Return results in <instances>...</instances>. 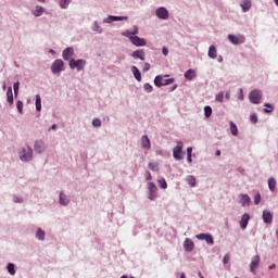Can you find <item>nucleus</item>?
Instances as JSON below:
<instances>
[{
    "mask_svg": "<svg viewBox=\"0 0 278 278\" xmlns=\"http://www.w3.org/2000/svg\"><path fill=\"white\" fill-rule=\"evenodd\" d=\"M175 80L174 78H167V79H164L161 75H157L155 78H154V85L155 87L157 88H161L163 86H168V85H172L174 84Z\"/></svg>",
    "mask_w": 278,
    "mask_h": 278,
    "instance_id": "f257e3e1",
    "label": "nucleus"
},
{
    "mask_svg": "<svg viewBox=\"0 0 278 278\" xmlns=\"http://www.w3.org/2000/svg\"><path fill=\"white\" fill-rule=\"evenodd\" d=\"M86 65V61L85 60H70V67L71 70H77V72H81L84 71V67Z\"/></svg>",
    "mask_w": 278,
    "mask_h": 278,
    "instance_id": "f03ea898",
    "label": "nucleus"
},
{
    "mask_svg": "<svg viewBox=\"0 0 278 278\" xmlns=\"http://www.w3.org/2000/svg\"><path fill=\"white\" fill-rule=\"evenodd\" d=\"M20 159L23 162H29L33 159V150L29 147L23 148L20 153Z\"/></svg>",
    "mask_w": 278,
    "mask_h": 278,
    "instance_id": "7ed1b4c3",
    "label": "nucleus"
},
{
    "mask_svg": "<svg viewBox=\"0 0 278 278\" xmlns=\"http://www.w3.org/2000/svg\"><path fill=\"white\" fill-rule=\"evenodd\" d=\"M64 62L61 59H58L53 62L51 66V72L53 75L60 74L63 71Z\"/></svg>",
    "mask_w": 278,
    "mask_h": 278,
    "instance_id": "20e7f679",
    "label": "nucleus"
},
{
    "mask_svg": "<svg viewBox=\"0 0 278 278\" xmlns=\"http://www.w3.org/2000/svg\"><path fill=\"white\" fill-rule=\"evenodd\" d=\"M249 99L251 101V103L253 104H260L261 101H262V91L255 89L253 90L250 96H249Z\"/></svg>",
    "mask_w": 278,
    "mask_h": 278,
    "instance_id": "39448f33",
    "label": "nucleus"
},
{
    "mask_svg": "<svg viewBox=\"0 0 278 278\" xmlns=\"http://www.w3.org/2000/svg\"><path fill=\"white\" fill-rule=\"evenodd\" d=\"M260 263H261V257L258 254L252 257V262L250 264V270L252 274L256 275V269Z\"/></svg>",
    "mask_w": 278,
    "mask_h": 278,
    "instance_id": "423d86ee",
    "label": "nucleus"
},
{
    "mask_svg": "<svg viewBox=\"0 0 278 278\" xmlns=\"http://www.w3.org/2000/svg\"><path fill=\"white\" fill-rule=\"evenodd\" d=\"M184 143L181 141H178L177 147L174 148V157L177 161L181 160V153H182Z\"/></svg>",
    "mask_w": 278,
    "mask_h": 278,
    "instance_id": "0eeeda50",
    "label": "nucleus"
},
{
    "mask_svg": "<svg viewBox=\"0 0 278 278\" xmlns=\"http://www.w3.org/2000/svg\"><path fill=\"white\" fill-rule=\"evenodd\" d=\"M197 239L204 240L210 245L214 244V239L210 233H199V235H197Z\"/></svg>",
    "mask_w": 278,
    "mask_h": 278,
    "instance_id": "6e6552de",
    "label": "nucleus"
},
{
    "mask_svg": "<svg viewBox=\"0 0 278 278\" xmlns=\"http://www.w3.org/2000/svg\"><path fill=\"white\" fill-rule=\"evenodd\" d=\"M130 42L136 47H146L147 42L143 38H140L138 36L130 37Z\"/></svg>",
    "mask_w": 278,
    "mask_h": 278,
    "instance_id": "1a4fd4ad",
    "label": "nucleus"
},
{
    "mask_svg": "<svg viewBox=\"0 0 278 278\" xmlns=\"http://www.w3.org/2000/svg\"><path fill=\"white\" fill-rule=\"evenodd\" d=\"M274 215L270 211L264 210L263 211V220L265 224L270 225L273 223Z\"/></svg>",
    "mask_w": 278,
    "mask_h": 278,
    "instance_id": "9d476101",
    "label": "nucleus"
},
{
    "mask_svg": "<svg viewBox=\"0 0 278 278\" xmlns=\"http://www.w3.org/2000/svg\"><path fill=\"white\" fill-rule=\"evenodd\" d=\"M228 39L232 45H236V46L242 45L244 42V37L243 36L238 37V36H235V35H229Z\"/></svg>",
    "mask_w": 278,
    "mask_h": 278,
    "instance_id": "9b49d317",
    "label": "nucleus"
},
{
    "mask_svg": "<svg viewBox=\"0 0 278 278\" xmlns=\"http://www.w3.org/2000/svg\"><path fill=\"white\" fill-rule=\"evenodd\" d=\"M156 16H157V18L165 21V20L168 18L169 14H168V11L165 8H159L156 10Z\"/></svg>",
    "mask_w": 278,
    "mask_h": 278,
    "instance_id": "f8f14e48",
    "label": "nucleus"
},
{
    "mask_svg": "<svg viewBox=\"0 0 278 278\" xmlns=\"http://www.w3.org/2000/svg\"><path fill=\"white\" fill-rule=\"evenodd\" d=\"M250 219H251L250 214L249 213H244L243 216H242V219L240 220V226H241L242 230L247 229Z\"/></svg>",
    "mask_w": 278,
    "mask_h": 278,
    "instance_id": "ddd939ff",
    "label": "nucleus"
},
{
    "mask_svg": "<svg viewBox=\"0 0 278 278\" xmlns=\"http://www.w3.org/2000/svg\"><path fill=\"white\" fill-rule=\"evenodd\" d=\"M73 54H74L73 48L64 49L63 50V59H64V61H71Z\"/></svg>",
    "mask_w": 278,
    "mask_h": 278,
    "instance_id": "4468645a",
    "label": "nucleus"
},
{
    "mask_svg": "<svg viewBox=\"0 0 278 278\" xmlns=\"http://www.w3.org/2000/svg\"><path fill=\"white\" fill-rule=\"evenodd\" d=\"M240 198H241L240 204L243 207L250 206L251 199H250V197L248 194L242 193V194H240Z\"/></svg>",
    "mask_w": 278,
    "mask_h": 278,
    "instance_id": "2eb2a0df",
    "label": "nucleus"
},
{
    "mask_svg": "<svg viewBox=\"0 0 278 278\" xmlns=\"http://www.w3.org/2000/svg\"><path fill=\"white\" fill-rule=\"evenodd\" d=\"M132 58L135 60H141L142 62H144L146 58H144V51L141 49V50H136L134 51L132 53Z\"/></svg>",
    "mask_w": 278,
    "mask_h": 278,
    "instance_id": "dca6fc26",
    "label": "nucleus"
},
{
    "mask_svg": "<svg viewBox=\"0 0 278 278\" xmlns=\"http://www.w3.org/2000/svg\"><path fill=\"white\" fill-rule=\"evenodd\" d=\"M141 144H142V148H143V149L150 150V148H151V142H150V139L148 138L147 135L142 136Z\"/></svg>",
    "mask_w": 278,
    "mask_h": 278,
    "instance_id": "f3484780",
    "label": "nucleus"
},
{
    "mask_svg": "<svg viewBox=\"0 0 278 278\" xmlns=\"http://www.w3.org/2000/svg\"><path fill=\"white\" fill-rule=\"evenodd\" d=\"M184 247H185V250L187 252H191L193 250V248H194V243H193V241L191 239L187 238L186 241H185Z\"/></svg>",
    "mask_w": 278,
    "mask_h": 278,
    "instance_id": "a211bd4d",
    "label": "nucleus"
},
{
    "mask_svg": "<svg viewBox=\"0 0 278 278\" xmlns=\"http://www.w3.org/2000/svg\"><path fill=\"white\" fill-rule=\"evenodd\" d=\"M187 80L192 81L197 77L194 70H188L185 74Z\"/></svg>",
    "mask_w": 278,
    "mask_h": 278,
    "instance_id": "6ab92c4d",
    "label": "nucleus"
},
{
    "mask_svg": "<svg viewBox=\"0 0 278 278\" xmlns=\"http://www.w3.org/2000/svg\"><path fill=\"white\" fill-rule=\"evenodd\" d=\"M251 7H252L251 0H244L243 3H241V8L244 13L249 12Z\"/></svg>",
    "mask_w": 278,
    "mask_h": 278,
    "instance_id": "aec40b11",
    "label": "nucleus"
},
{
    "mask_svg": "<svg viewBox=\"0 0 278 278\" xmlns=\"http://www.w3.org/2000/svg\"><path fill=\"white\" fill-rule=\"evenodd\" d=\"M128 17L127 16H110L108 20V23H112V22H123V21H127Z\"/></svg>",
    "mask_w": 278,
    "mask_h": 278,
    "instance_id": "412c9836",
    "label": "nucleus"
},
{
    "mask_svg": "<svg viewBox=\"0 0 278 278\" xmlns=\"http://www.w3.org/2000/svg\"><path fill=\"white\" fill-rule=\"evenodd\" d=\"M35 151L37 153H42L45 151V143L42 141H36Z\"/></svg>",
    "mask_w": 278,
    "mask_h": 278,
    "instance_id": "4be33fe9",
    "label": "nucleus"
},
{
    "mask_svg": "<svg viewBox=\"0 0 278 278\" xmlns=\"http://www.w3.org/2000/svg\"><path fill=\"white\" fill-rule=\"evenodd\" d=\"M208 56L212 60H215L217 58V50L215 46L210 47Z\"/></svg>",
    "mask_w": 278,
    "mask_h": 278,
    "instance_id": "5701e85b",
    "label": "nucleus"
},
{
    "mask_svg": "<svg viewBox=\"0 0 278 278\" xmlns=\"http://www.w3.org/2000/svg\"><path fill=\"white\" fill-rule=\"evenodd\" d=\"M7 101H8L9 105H12V104H13L12 87H9V88H8V91H7Z\"/></svg>",
    "mask_w": 278,
    "mask_h": 278,
    "instance_id": "b1692460",
    "label": "nucleus"
},
{
    "mask_svg": "<svg viewBox=\"0 0 278 278\" xmlns=\"http://www.w3.org/2000/svg\"><path fill=\"white\" fill-rule=\"evenodd\" d=\"M59 202L61 205L66 206L68 204V200L66 199V195L61 191Z\"/></svg>",
    "mask_w": 278,
    "mask_h": 278,
    "instance_id": "393cba45",
    "label": "nucleus"
},
{
    "mask_svg": "<svg viewBox=\"0 0 278 278\" xmlns=\"http://www.w3.org/2000/svg\"><path fill=\"white\" fill-rule=\"evenodd\" d=\"M131 71H132V74L135 75L136 80L141 81V73L139 72L138 67L132 66Z\"/></svg>",
    "mask_w": 278,
    "mask_h": 278,
    "instance_id": "a878e982",
    "label": "nucleus"
},
{
    "mask_svg": "<svg viewBox=\"0 0 278 278\" xmlns=\"http://www.w3.org/2000/svg\"><path fill=\"white\" fill-rule=\"evenodd\" d=\"M43 14V9H42V7H36V9H35V11H33V15L35 16V17H39V16H41Z\"/></svg>",
    "mask_w": 278,
    "mask_h": 278,
    "instance_id": "bb28decb",
    "label": "nucleus"
},
{
    "mask_svg": "<svg viewBox=\"0 0 278 278\" xmlns=\"http://www.w3.org/2000/svg\"><path fill=\"white\" fill-rule=\"evenodd\" d=\"M276 185H277L276 179L274 177H270L268 180V186L271 192L275 191Z\"/></svg>",
    "mask_w": 278,
    "mask_h": 278,
    "instance_id": "cd10ccee",
    "label": "nucleus"
},
{
    "mask_svg": "<svg viewBox=\"0 0 278 278\" xmlns=\"http://www.w3.org/2000/svg\"><path fill=\"white\" fill-rule=\"evenodd\" d=\"M230 130H231V135L237 137L238 135V127L233 122H230Z\"/></svg>",
    "mask_w": 278,
    "mask_h": 278,
    "instance_id": "c85d7f7f",
    "label": "nucleus"
},
{
    "mask_svg": "<svg viewBox=\"0 0 278 278\" xmlns=\"http://www.w3.org/2000/svg\"><path fill=\"white\" fill-rule=\"evenodd\" d=\"M36 238L40 241L45 240V231L41 228H38L37 233H36Z\"/></svg>",
    "mask_w": 278,
    "mask_h": 278,
    "instance_id": "c756f323",
    "label": "nucleus"
},
{
    "mask_svg": "<svg viewBox=\"0 0 278 278\" xmlns=\"http://www.w3.org/2000/svg\"><path fill=\"white\" fill-rule=\"evenodd\" d=\"M195 181H197V179H195L194 176H188V177H187V182L189 184V186H190L191 188L195 187Z\"/></svg>",
    "mask_w": 278,
    "mask_h": 278,
    "instance_id": "7c9ffc66",
    "label": "nucleus"
},
{
    "mask_svg": "<svg viewBox=\"0 0 278 278\" xmlns=\"http://www.w3.org/2000/svg\"><path fill=\"white\" fill-rule=\"evenodd\" d=\"M71 3V0H60V8L66 10Z\"/></svg>",
    "mask_w": 278,
    "mask_h": 278,
    "instance_id": "2f4dec72",
    "label": "nucleus"
},
{
    "mask_svg": "<svg viewBox=\"0 0 278 278\" xmlns=\"http://www.w3.org/2000/svg\"><path fill=\"white\" fill-rule=\"evenodd\" d=\"M265 108H267V109H264V113L271 114L274 112V105L273 104L265 103Z\"/></svg>",
    "mask_w": 278,
    "mask_h": 278,
    "instance_id": "473e14b6",
    "label": "nucleus"
},
{
    "mask_svg": "<svg viewBox=\"0 0 278 278\" xmlns=\"http://www.w3.org/2000/svg\"><path fill=\"white\" fill-rule=\"evenodd\" d=\"M36 111L37 112L41 111V98L39 94L36 96Z\"/></svg>",
    "mask_w": 278,
    "mask_h": 278,
    "instance_id": "72a5a7b5",
    "label": "nucleus"
},
{
    "mask_svg": "<svg viewBox=\"0 0 278 278\" xmlns=\"http://www.w3.org/2000/svg\"><path fill=\"white\" fill-rule=\"evenodd\" d=\"M149 168H150L152 172H159V165H157V163L150 162V163H149Z\"/></svg>",
    "mask_w": 278,
    "mask_h": 278,
    "instance_id": "f704fd0d",
    "label": "nucleus"
},
{
    "mask_svg": "<svg viewBox=\"0 0 278 278\" xmlns=\"http://www.w3.org/2000/svg\"><path fill=\"white\" fill-rule=\"evenodd\" d=\"M122 35L126 38H129V40L130 38H135V35L132 34L131 30H125Z\"/></svg>",
    "mask_w": 278,
    "mask_h": 278,
    "instance_id": "c9c22d12",
    "label": "nucleus"
},
{
    "mask_svg": "<svg viewBox=\"0 0 278 278\" xmlns=\"http://www.w3.org/2000/svg\"><path fill=\"white\" fill-rule=\"evenodd\" d=\"M8 270H9L11 276H13L15 274V269H14V264L13 263H9L8 264Z\"/></svg>",
    "mask_w": 278,
    "mask_h": 278,
    "instance_id": "e433bc0d",
    "label": "nucleus"
},
{
    "mask_svg": "<svg viewBox=\"0 0 278 278\" xmlns=\"http://www.w3.org/2000/svg\"><path fill=\"white\" fill-rule=\"evenodd\" d=\"M204 111H205V116H206V118L211 117V115H212V108L208 106V105H206V106L204 108Z\"/></svg>",
    "mask_w": 278,
    "mask_h": 278,
    "instance_id": "4c0bfd02",
    "label": "nucleus"
},
{
    "mask_svg": "<svg viewBox=\"0 0 278 278\" xmlns=\"http://www.w3.org/2000/svg\"><path fill=\"white\" fill-rule=\"evenodd\" d=\"M16 109H17V112L20 113V114H23V102L22 101H17L16 102Z\"/></svg>",
    "mask_w": 278,
    "mask_h": 278,
    "instance_id": "58836bf2",
    "label": "nucleus"
},
{
    "mask_svg": "<svg viewBox=\"0 0 278 278\" xmlns=\"http://www.w3.org/2000/svg\"><path fill=\"white\" fill-rule=\"evenodd\" d=\"M148 186H149L150 193L156 192V186L154 185V182H149Z\"/></svg>",
    "mask_w": 278,
    "mask_h": 278,
    "instance_id": "ea45409f",
    "label": "nucleus"
},
{
    "mask_svg": "<svg viewBox=\"0 0 278 278\" xmlns=\"http://www.w3.org/2000/svg\"><path fill=\"white\" fill-rule=\"evenodd\" d=\"M18 89H20V83L16 81V83H14V85H13V90H14V96H15V98L17 97Z\"/></svg>",
    "mask_w": 278,
    "mask_h": 278,
    "instance_id": "a19ab883",
    "label": "nucleus"
},
{
    "mask_svg": "<svg viewBox=\"0 0 278 278\" xmlns=\"http://www.w3.org/2000/svg\"><path fill=\"white\" fill-rule=\"evenodd\" d=\"M159 184H160V187L162 188V189H166L167 188V182H166V180L164 179V178H162V179H160L159 180Z\"/></svg>",
    "mask_w": 278,
    "mask_h": 278,
    "instance_id": "79ce46f5",
    "label": "nucleus"
},
{
    "mask_svg": "<svg viewBox=\"0 0 278 278\" xmlns=\"http://www.w3.org/2000/svg\"><path fill=\"white\" fill-rule=\"evenodd\" d=\"M187 154H188V162L191 163L192 162V148L189 147L187 149Z\"/></svg>",
    "mask_w": 278,
    "mask_h": 278,
    "instance_id": "37998d69",
    "label": "nucleus"
},
{
    "mask_svg": "<svg viewBox=\"0 0 278 278\" xmlns=\"http://www.w3.org/2000/svg\"><path fill=\"white\" fill-rule=\"evenodd\" d=\"M144 90H146L148 93H151V92L153 91L152 85H150L149 83L144 84Z\"/></svg>",
    "mask_w": 278,
    "mask_h": 278,
    "instance_id": "c03bdc74",
    "label": "nucleus"
},
{
    "mask_svg": "<svg viewBox=\"0 0 278 278\" xmlns=\"http://www.w3.org/2000/svg\"><path fill=\"white\" fill-rule=\"evenodd\" d=\"M92 126L96 127V128L101 127V121L99 118H94L92 121Z\"/></svg>",
    "mask_w": 278,
    "mask_h": 278,
    "instance_id": "a18cd8bd",
    "label": "nucleus"
},
{
    "mask_svg": "<svg viewBox=\"0 0 278 278\" xmlns=\"http://www.w3.org/2000/svg\"><path fill=\"white\" fill-rule=\"evenodd\" d=\"M254 203L255 205H258L261 203V193L257 192L254 197Z\"/></svg>",
    "mask_w": 278,
    "mask_h": 278,
    "instance_id": "49530a36",
    "label": "nucleus"
},
{
    "mask_svg": "<svg viewBox=\"0 0 278 278\" xmlns=\"http://www.w3.org/2000/svg\"><path fill=\"white\" fill-rule=\"evenodd\" d=\"M223 100H224V93H223V92H219V93L216 96V101L223 103Z\"/></svg>",
    "mask_w": 278,
    "mask_h": 278,
    "instance_id": "de8ad7c7",
    "label": "nucleus"
},
{
    "mask_svg": "<svg viewBox=\"0 0 278 278\" xmlns=\"http://www.w3.org/2000/svg\"><path fill=\"white\" fill-rule=\"evenodd\" d=\"M250 119H251V122H252L253 124H256V123H257V115H256L255 113L252 114L251 117H250Z\"/></svg>",
    "mask_w": 278,
    "mask_h": 278,
    "instance_id": "09e8293b",
    "label": "nucleus"
},
{
    "mask_svg": "<svg viewBox=\"0 0 278 278\" xmlns=\"http://www.w3.org/2000/svg\"><path fill=\"white\" fill-rule=\"evenodd\" d=\"M229 261H230V255L227 253V254L225 255V257H224V264H225V265L228 264Z\"/></svg>",
    "mask_w": 278,
    "mask_h": 278,
    "instance_id": "8fccbe9b",
    "label": "nucleus"
},
{
    "mask_svg": "<svg viewBox=\"0 0 278 278\" xmlns=\"http://www.w3.org/2000/svg\"><path fill=\"white\" fill-rule=\"evenodd\" d=\"M150 71V64L149 63H144L143 65V72L147 73Z\"/></svg>",
    "mask_w": 278,
    "mask_h": 278,
    "instance_id": "3c124183",
    "label": "nucleus"
},
{
    "mask_svg": "<svg viewBox=\"0 0 278 278\" xmlns=\"http://www.w3.org/2000/svg\"><path fill=\"white\" fill-rule=\"evenodd\" d=\"M93 30L98 31L99 34H101L100 26L97 23H94Z\"/></svg>",
    "mask_w": 278,
    "mask_h": 278,
    "instance_id": "603ef678",
    "label": "nucleus"
},
{
    "mask_svg": "<svg viewBox=\"0 0 278 278\" xmlns=\"http://www.w3.org/2000/svg\"><path fill=\"white\" fill-rule=\"evenodd\" d=\"M134 37H136L139 34L138 27L134 26V30L131 31Z\"/></svg>",
    "mask_w": 278,
    "mask_h": 278,
    "instance_id": "864d4df0",
    "label": "nucleus"
},
{
    "mask_svg": "<svg viewBox=\"0 0 278 278\" xmlns=\"http://www.w3.org/2000/svg\"><path fill=\"white\" fill-rule=\"evenodd\" d=\"M149 199L153 201L155 199V192H150Z\"/></svg>",
    "mask_w": 278,
    "mask_h": 278,
    "instance_id": "5fc2aeb1",
    "label": "nucleus"
},
{
    "mask_svg": "<svg viewBox=\"0 0 278 278\" xmlns=\"http://www.w3.org/2000/svg\"><path fill=\"white\" fill-rule=\"evenodd\" d=\"M163 55H164V56H167V55H168V49L165 48V47L163 48Z\"/></svg>",
    "mask_w": 278,
    "mask_h": 278,
    "instance_id": "6e6d98bb",
    "label": "nucleus"
},
{
    "mask_svg": "<svg viewBox=\"0 0 278 278\" xmlns=\"http://www.w3.org/2000/svg\"><path fill=\"white\" fill-rule=\"evenodd\" d=\"M152 179V175L150 174V172H147V181Z\"/></svg>",
    "mask_w": 278,
    "mask_h": 278,
    "instance_id": "4d7b16f0",
    "label": "nucleus"
},
{
    "mask_svg": "<svg viewBox=\"0 0 278 278\" xmlns=\"http://www.w3.org/2000/svg\"><path fill=\"white\" fill-rule=\"evenodd\" d=\"M275 267H276V264H271V265H269L268 269L273 270V269H275Z\"/></svg>",
    "mask_w": 278,
    "mask_h": 278,
    "instance_id": "13d9d810",
    "label": "nucleus"
},
{
    "mask_svg": "<svg viewBox=\"0 0 278 278\" xmlns=\"http://www.w3.org/2000/svg\"><path fill=\"white\" fill-rule=\"evenodd\" d=\"M55 129H56V125L53 124V125L50 127L49 131H50V130H55Z\"/></svg>",
    "mask_w": 278,
    "mask_h": 278,
    "instance_id": "bf43d9fd",
    "label": "nucleus"
},
{
    "mask_svg": "<svg viewBox=\"0 0 278 278\" xmlns=\"http://www.w3.org/2000/svg\"><path fill=\"white\" fill-rule=\"evenodd\" d=\"M226 99L229 100L230 99V92H226Z\"/></svg>",
    "mask_w": 278,
    "mask_h": 278,
    "instance_id": "052dcab7",
    "label": "nucleus"
},
{
    "mask_svg": "<svg viewBox=\"0 0 278 278\" xmlns=\"http://www.w3.org/2000/svg\"><path fill=\"white\" fill-rule=\"evenodd\" d=\"M177 85H174L173 87H172V89H170V91H175L176 89H177Z\"/></svg>",
    "mask_w": 278,
    "mask_h": 278,
    "instance_id": "680f3d73",
    "label": "nucleus"
},
{
    "mask_svg": "<svg viewBox=\"0 0 278 278\" xmlns=\"http://www.w3.org/2000/svg\"><path fill=\"white\" fill-rule=\"evenodd\" d=\"M216 156H220V150L216 151Z\"/></svg>",
    "mask_w": 278,
    "mask_h": 278,
    "instance_id": "e2e57ef3",
    "label": "nucleus"
},
{
    "mask_svg": "<svg viewBox=\"0 0 278 278\" xmlns=\"http://www.w3.org/2000/svg\"><path fill=\"white\" fill-rule=\"evenodd\" d=\"M240 92H241L240 100H243L242 89H240Z\"/></svg>",
    "mask_w": 278,
    "mask_h": 278,
    "instance_id": "0e129e2a",
    "label": "nucleus"
},
{
    "mask_svg": "<svg viewBox=\"0 0 278 278\" xmlns=\"http://www.w3.org/2000/svg\"><path fill=\"white\" fill-rule=\"evenodd\" d=\"M51 54H55V52H54V50H52V49H50V51H49Z\"/></svg>",
    "mask_w": 278,
    "mask_h": 278,
    "instance_id": "69168bd1",
    "label": "nucleus"
},
{
    "mask_svg": "<svg viewBox=\"0 0 278 278\" xmlns=\"http://www.w3.org/2000/svg\"><path fill=\"white\" fill-rule=\"evenodd\" d=\"M199 277H200V278H204V277L202 276V273H201V271H199Z\"/></svg>",
    "mask_w": 278,
    "mask_h": 278,
    "instance_id": "338daca9",
    "label": "nucleus"
},
{
    "mask_svg": "<svg viewBox=\"0 0 278 278\" xmlns=\"http://www.w3.org/2000/svg\"><path fill=\"white\" fill-rule=\"evenodd\" d=\"M181 278H187V277H186V275H185L184 273L181 274Z\"/></svg>",
    "mask_w": 278,
    "mask_h": 278,
    "instance_id": "774afa93",
    "label": "nucleus"
}]
</instances>
